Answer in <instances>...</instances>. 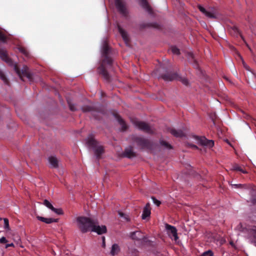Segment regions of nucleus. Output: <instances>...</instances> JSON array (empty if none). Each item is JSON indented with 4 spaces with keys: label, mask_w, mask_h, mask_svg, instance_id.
Here are the masks:
<instances>
[{
    "label": "nucleus",
    "mask_w": 256,
    "mask_h": 256,
    "mask_svg": "<svg viewBox=\"0 0 256 256\" xmlns=\"http://www.w3.org/2000/svg\"><path fill=\"white\" fill-rule=\"evenodd\" d=\"M110 50L108 43L104 42L102 50V60L101 61L100 66L98 68L99 74L102 75L107 82L110 81V76L106 69V64H108L109 67H111L112 64V60L109 56Z\"/></svg>",
    "instance_id": "f257e3e1"
},
{
    "label": "nucleus",
    "mask_w": 256,
    "mask_h": 256,
    "mask_svg": "<svg viewBox=\"0 0 256 256\" xmlns=\"http://www.w3.org/2000/svg\"><path fill=\"white\" fill-rule=\"evenodd\" d=\"M78 228L82 233L91 231L96 220L85 216H78L76 218Z\"/></svg>",
    "instance_id": "f03ea898"
},
{
    "label": "nucleus",
    "mask_w": 256,
    "mask_h": 256,
    "mask_svg": "<svg viewBox=\"0 0 256 256\" xmlns=\"http://www.w3.org/2000/svg\"><path fill=\"white\" fill-rule=\"evenodd\" d=\"M236 229L242 232H247L250 242L256 247V226L254 225L248 228H245L242 223H240Z\"/></svg>",
    "instance_id": "7ed1b4c3"
},
{
    "label": "nucleus",
    "mask_w": 256,
    "mask_h": 256,
    "mask_svg": "<svg viewBox=\"0 0 256 256\" xmlns=\"http://www.w3.org/2000/svg\"><path fill=\"white\" fill-rule=\"evenodd\" d=\"M86 144L89 148L94 150L96 158L98 160L101 158V155L104 153V148L102 146L99 145L98 142L93 136H90L86 140Z\"/></svg>",
    "instance_id": "20e7f679"
},
{
    "label": "nucleus",
    "mask_w": 256,
    "mask_h": 256,
    "mask_svg": "<svg viewBox=\"0 0 256 256\" xmlns=\"http://www.w3.org/2000/svg\"><path fill=\"white\" fill-rule=\"evenodd\" d=\"M132 140L142 150H152L154 147L152 142L143 137L134 136Z\"/></svg>",
    "instance_id": "39448f33"
},
{
    "label": "nucleus",
    "mask_w": 256,
    "mask_h": 256,
    "mask_svg": "<svg viewBox=\"0 0 256 256\" xmlns=\"http://www.w3.org/2000/svg\"><path fill=\"white\" fill-rule=\"evenodd\" d=\"M160 77L166 81H172L176 80L181 82L185 86L188 85V79L184 77L180 76L176 72H167L166 74H162Z\"/></svg>",
    "instance_id": "423d86ee"
},
{
    "label": "nucleus",
    "mask_w": 256,
    "mask_h": 256,
    "mask_svg": "<svg viewBox=\"0 0 256 256\" xmlns=\"http://www.w3.org/2000/svg\"><path fill=\"white\" fill-rule=\"evenodd\" d=\"M198 10L206 16L210 18H217L219 14L218 10L214 7L209 8L206 10L202 6H198Z\"/></svg>",
    "instance_id": "0eeeda50"
},
{
    "label": "nucleus",
    "mask_w": 256,
    "mask_h": 256,
    "mask_svg": "<svg viewBox=\"0 0 256 256\" xmlns=\"http://www.w3.org/2000/svg\"><path fill=\"white\" fill-rule=\"evenodd\" d=\"M14 70L16 74L18 75L22 80H24L23 76L26 77L28 80H31L32 76L29 72L28 68L26 66H23L22 68L20 70L17 64L14 66Z\"/></svg>",
    "instance_id": "6e6552de"
},
{
    "label": "nucleus",
    "mask_w": 256,
    "mask_h": 256,
    "mask_svg": "<svg viewBox=\"0 0 256 256\" xmlns=\"http://www.w3.org/2000/svg\"><path fill=\"white\" fill-rule=\"evenodd\" d=\"M133 123L140 130L147 134H153L154 133V129L145 122L134 120Z\"/></svg>",
    "instance_id": "1a4fd4ad"
},
{
    "label": "nucleus",
    "mask_w": 256,
    "mask_h": 256,
    "mask_svg": "<svg viewBox=\"0 0 256 256\" xmlns=\"http://www.w3.org/2000/svg\"><path fill=\"white\" fill-rule=\"evenodd\" d=\"M166 230L167 234L168 236L172 240L176 242L178 239V236L177 230L176 228L169 224H166Z\"/></svg>",
    "instance_id": "9d476101"
},
{
    "label": "nucleus",
    "mask_w": 256,
    "mask_h": 256,
    "mask_svg": "<svg viewBox=\"0 0 256 256\" xmlns=\"http://www.w3.org/2000/svg\"><path fill=\"white\" fill-rule=\"evenodd\" d=\"M194 138L195 140L200 144L206 146L208 148H212L214 145V142L212 140H208L204 136H194Z\"/></svg>",
    "instance_id": "9b49d317"
},
{
    "label": "nucleus",
    "mask_w": 256,
    "mask_h": 256,
    "mask_svg": "<svg viewBox=\"0 0 256 256\" xmlns=\"http://www.w3.org/2000/svg\"><path fill=\"white\" fill-rule=\"evenodd\" d=\"M115 4L118 11L124 16H126L128 12L124 2L122 0H116Z\"/></svg>",
    "instance_id": "f8f14e48"
},
{
    "label": "nucleus",
    "mask_w": 256,
    "mask_h": 256,
    "mask_svg": "<svg viewBox=\"0 0 256 256\" xmlns=\"http://www.w3.org/2000/svg\"><path fill=\"white\" fill-rule=\"evenodd\" d=\"M130 238L134 240L138 241H145L147 238L146 236L140 231H136L131 232Z\"/></svg>",
    "instance_id": "ddd939ff"
},
{
    "label": "nucleus",
    "mask_w": 256,
    "mask_h": 256,
    "mask_svg": "<svg viewBox=\"0 0 256 256\" xmlns=\"http://www.w3.org/2000/svg\"><path fill=\"white\" fill-rule=\"evenodd\" d=\"M82 110L84 112H92V114L101 112L100 108L96 106H85L82 108Z\"/></svg>",
    "instance_id": "4468645a"
},
{
    "label": "nucleus",
    "mask_w": 256,
    "mask_h": 256,
    "mask_svg": "<svg viewBox=\"0 0 256 256\" xmlns=\"http://www.w3.org/2000/svg\"><path fill=\"white\" fill-rule=\"evenodd\" d=\"M98 222L94 224V226L92 229V232H96L98 234H102L106 232V228L105 226H101L97 225Z\"/></svg>",
    "instance_id": "2eb2a0df"
},
{
    "label": "nucleus",
    "mask_w": 256,
    "mask_h": 256,
    "mask_svg": "<svg viewBox=\"0 0 256 256\" xmlns=\"http://www.w3.org/2000/svg\"><path fill=\"white\" fill-rule=\"evenodd\" d=\"M114 118H116L119 124L121 126V129L122 131L126 130L128 126L124 120L121 118V116L117 113H114Z\"/></svg>",
    "instance_id": "dca6fc26"
},
{
    "label": "nucleus",
    "mask_w": 256,
    "mask_h": 256,
    "mask_svg": "<svg viewBox=\"0 0 256 256\" xmlns=\"http://www.w3.org/2000/svg\"><path fill=\"white\" fill-rule=\"evenodd\" d=\"M150 210L151 208L150 206V203H147L143 210L142 214V219L146 220L147 218L150 216L151 214Z\"/></svg>",
    "instance_id": "f3484780"
},
{
    "label": "nucleus",
    "mask_w": 256,
    "mask_h": 256,
    "mask_svg": "<svg viewBox=\"0 0 256 256\" xmlns=\"http://www.w3.org/2000/svg\"><path fill=\"white\" fill-rule=\"evenodd\" d=\"M168 130L172 135L176 138H182L185 136L184 133L182 130L170 128Z\"/></svg>",
    "instance_id": "a211bd4d"
},
{
    "label": "nucleus",
    "mask_w": 256,
    "mask_h": 256,
    "mask_svg": "<svg viewBox=\"0 0 256 256\" xmlns=\"http://www.w3.org/2000/svg\"><path fill=\"white\" fill-rule=\"evenodd\" d=\"M118 32L122 36L126 44H128L130 42V39L127 32L124 30L120 26L118 25Z\"/></svg>",
    "instance_id": "6ab92c4d"
},
{
    "label": "nucleus",
    "mask_w": 256,
    "mask_h": 256,
    "mask_svg": "<svg viewBox=\"0 0 256 256\" xmlns=\"http://www.w3.org/2000/svg\"><path fill=\"white\" fill-rule=\"evenodd\" d=\"M140 4L144 9H145L150 14H152V9L146 0H140Z\"/></svg>",
    "instance_id": "aec40b11"
},
{
    "label": "nucleus",
    "mask_w": 256,
    "mask_h": 256,
    "mask_svg": "<svg viewBox=\"0 0 256 256\" xmlns=\"http://www.w3.org/2000/svg\"><path fill=\"white\" fill-rule=\"evenodd\" d=\"M36 218L38 220L48 224L58 222V219L57 218H45L40 216H36Z\"/></svg>",
    "instance_id": "412c9836"
},
{
    "label": "nucleus",
    "mask_w": 256,
    "mask_h": 256,
    "mask_svg": "<svg viewBox=\"0 0 256 256\" xmlns=\"http://www.w3.org/2000/svg\"><path fill=\"white\" fill-rule=\"evenodd\" d=\"M0 58L3 60L7 63L10 64L12 62L11 60L8 58L6 51L3 49L0 48Z\"/></svg>",
    "instance_id": "4be33fe9"
},
{
    "label": "nucleus",
    "mask_w": 256,
    "mask_h": 256,
    "mask_svg": "<svg viewBox=\"0 0 256 256\" xmlns=\"http://www.w3.org/2000/svg\"><path fill=\"white\" fill-rule=\"evenodd\" d=\"M124 156L125 157L128 158H132L136 156V154L135 152H134L132 148H126L124 152Z\"/></svg>",
    "instance_id": "5701e85b"
},
{
    "label": "nucleus",
    "mask_w": 256,
    "mask_h": 256,
    "mask_svg": "<svg viewBox=\"0 0 256 256\" xmlns=\"http://www.w3.org/2000/svg\"><path fill=\"white\" fill-rule=\"evenodd\" d=\"M48 162L53 168H57L58 166V159L54 156H50L48 158Z\"/></svg>",
    "instance_id": "b1692460"
},
{
    "label": "nucleus",
    "mask_w": 256,
    "mask_h": 256,
    "mask_svg": "<svg viewBox=\"0 0 256 256\" xmlns=\"http://www.w3.org/2000/svg\"><path fill=\"white\" fill-rule=\"evenodd\" d=\"M120 251V248L118 244H114L112 246L110 250V254L112 256H115Z\"/></svg>",
    "instance_id": "393cba45"
},
{
    "label": "nucleus",
    "mask_w": 256,
    "mask_h": 256,
    "mask_svg": "<svg viewBox=\"0 0 256 256\" xmlns=\"http://www.w3.org/2000/svg\"><path fill=\"white\" fill-rule=\"evenodd\" d=\"M231 170L233 171H239L243 174H247L248 172L246 170H243L240 166L236 164H234L232 165Z\"/></svg>",
    "instance_id": "a878e982"
},
{
    "label": "nucleus",
    "mask_w": 256,
    "mask_h": 256,
    "mask_svg": "<svg viewBox=\"0 0 256 256\" xmlns=\"http://www.w3.org/2000/svg\"><path fill=\"white\" fill-rule=\"evenodd\" d=\"M188 59L190 61L192 62V63L193 66L195 68H198V66L197 61L196 60V59L194 58V56L192 53H189L188 54Z\"/></svg>",
    "instance_id": "bb28decb"
},
{
    "label": "nucleus",
    "mask_w": 256,
    "mask_h": 256,
    "mask_svg": "<svg viewBox=\"0 0 256 256\" xmlns=\"http://www.w3.org/2000/svg\"><path fill=\"white\" fill-rule=\"evenodd\" d=\"M146 26H152V27H153V28H157V29L161 28L160 26L157 23H150V24L141 25L142 28H144Z\"/></svg>",
    "instance_id": "cd10ccee"
},
{
    "label": "nucleus",
    "mask_w": 256,
    "mask_h": 256,
    "mask_svg": "<svg viewBox=\"0 0 256 256\" xmlns=\"http://www.w3.org/2000/svg\"><path fill=\"white\" fill-rule=\"evenodd\" d=\"M160 145L164 146L165 148L170 150L172 148V146L170 144L164 140H160Z\"/></svg>",
    "instance_id": "c85d7f7f"
},
{
    "label": "nucleus",
    "mask_w": 256,
    "mask_h": 256,
    "mask_svg": "<svg viewBox=\"0 0 256 256\" xmlns=\"http://www.w3.org/2000/svg\"><path fill=\"white\" fill-rule=\"evenodd\" d=\"M0 78L6 84H9V82L6 78L4 74L0 70Z\"/></svg>",
    "instance_id": "c756f323"
},
{
    "label": "nucleus",
    "mask_w": 256,
    "mask_h": 256,
    "mask_svg": "<svg viewBox=\"0 0 256 256\" xmlns=\"http://www.w3.org/2000/svg\"><path fill=\"white\" fill-rule=\"evenodd\" d=\"M69 108L71 111L74 112L76 110V108L75 105L72 104L70 100H67Z\"/></svg>",
    "instance_id": "7c9ffc66"
},
{
    "label": "nucleus",
    "mask_w": 256,
    "mask_h": 256,
    "mask_svg": "<svg viewBox=\"0 0 256 256\" xmlns=\"http://www.w3.org/2000/svg\"><path fill=\"white\" fill-rule=\"evenodd\" d=\"M43 204L45 206H46L47 208H48L50 209L51 210H52V209L54 208V206H52V204L47 200H44Z\"/></svg>",
    "instance_id": "2f4dec72"
},
{
    "label": "nucleus",
    "mask_w": 256,
    "mask_h": 256,
    "mask_svg": "<svg viewBox=\"0 0 256 256\" xmlns=\"http://www.w3.org/2000/svg\"><path fill=\"white\" fill-rule=\"evenodd\" d=\"M52 210L58 215H62L64 214L62 208H56L54 207Z\"/></svg>",
    "instance_id": "473e14b6"
},
{
    "label": "nucleus",
    "mask_w": 256,
    "mask_h": 256,
    "mask_svg": "<svg viewBox=\"0 0 256 256\" xmlns=\"http://www.w3.org/2000/svg\"><path fill=\"white\" fill-rule=\"evenodd\" d=\"M200 256H214V252L211 250H208L204 252Z\"/></svg>",
    "instance_id": "72a5a7b5"
},
{
    "label": "nucleus",
    "mask_w": 256,
    "mask_h": 256,
    "mask_svg": "<svg viewBox=\"0 0 256 256\" xmlns=\"http://www.w3.org/2000/svg\"><path fill=\"white\" fill-rule=\"evenodd\" d=\"M171 50L174 54L178 55L180 54L179 49L176 46H173L171 47Z\"/></svg>",
    "instance_id": "f704fd0d"
},
{
    "label": "nucleus",
    "mask_w": 256,
    "mask_h": 256,
    "mask_svg": "<svg viewBox=\"0 0 256 256\" xmlns=\"http://www.w3.org/2000/svg\"><path fill=\"white\" fill-rule=\"evenodd\" d=\"M6 40V37L4 34L0 31V41L5 42Z\"/></svg>",
    "instance_id": "c9c22d12"
},
{
    "label": "nucleus",
    "mask_w": 256,
    "mask_h": 256,
    "mask_svg": "<svg viewBox=\"0 0 256 256\" xmlns=\"http://www.w3.org/2000/svg\"><path fill=\"white\" fill-rule=\"evenodd\" d=\"M20 50L22 53L26 56H27V57L28 56L29 53L26 48H20Z\"/></svg>",
    "instance_id": "e433bc0d"
},
{
    "label": "nucleus",
    "mask_w": 256,
    "mask_h": 256,
    "mask_svg": "<svg viewBox=\"0 0 256 256\" xmlns=\"http://www.w3.org/2000/svg\"><path fill=\"white\" fill-rule=\"evenodd\" d=\"M152 199L153 201V202L158 206H160V204H161V202L160 200H158L155 197L152 196Z\"/></svg>",
    "instance_id": "4c0bfd02"
},
{
    "label": "nucleus",
    "mask_w": 256,
    "mask_h": 256,
    "mask_svg": "<svg viewBox=\"0 0 256 256\" xmlns=\"http://www.w3.org/2000/svg\"><path fill=\"white\" fill-rule=\"evenodd\" d=\"M4 227L6 229L9 230V222L8 220L6 218H4Z\"/></svg>",
    "instance_id": "58836bf2"
},
{
    "label": "nucleus",
    "mask_w": 256,
    "mask_h": 256,
    "mask_svg": "<svg viewBox=\"0 0 256 256\" xmlns=\"http://www.w3.org/2000/svg\"><path fill=\"white\" fill-rule=\"evenodd\" d=\"M8 242L5 237H2L0 238V244H6Z\"/></svg>",
    "instance_id": "ea45409f"
},
{
    "label": "nucleus",
    "mask_w": 256,
    "mask_h": 256,
    "mask_svg": "<svg viewBox=\"0 0 256 256\" xmlns=\"http://www.w3.org/2000/svg\"><path fill=\"white\" fill-rule=\"evenodd\" d=\"M216 116L215 114H214V116H211V118H212V120L214 124H215V121H216Z\"/></svg>",
    "instance_id": "a19ab883"
},
{
    "label": "nucleus",
    "mask_w": 256,
    "mask_h": 256,
    "mask_svg": "<svg viewBox=\"0 0 256 256\" xmlns=\"http://www.w3.org/2000/svg\"><path fill=\"white\" fill-rule=\"evenodd\" d=\"M233 30H234V32L236 34H240L239 30H238V28L234 26V28H233Z\"/></svg>",
    "instance_id": "79ce46f5"
},
{
    "label": "nucleus",
    "mask_w": 256,
    "mask_h": 256,
    "mask_svg": "<svg viewBox=\"0 0 256 256\" xmlns=\"http://www.w3.org/2000/svg\"><path fill=\"white\" fill-rule=\"evenodd\" d=\"M188 144L191 148H195V149H198V146H196L194 145V144Z\"/></svg>",
    "instance_id": "37998d69"
},
{
    "label": "nucleus",
    "mask_w": 256,
    "mask_h": 256,
    "mask_svg": "<svg viewBox=\"0 0 256 256\" xmlns=\"http://www.w3.org/2000/svg\"><path fill=\"white\" fill-rule=\"evenodd\" d=\"M242 63H243V65H244V68L246 70H250V67L248 66L244 62H243Z\"/></svg>",
    "instance_id": "c03bdc74"
},
{
    "label": "nucleus",
    "mask_w": 256,
    "mask_h": 256,
    "mask_svg": "<svg viewBox=\"0 0 256 256\" xmlns=\"http://www.w3.org/2000/svg\"><path fill=\"white\" fill-rule=\"evenodd\" d=\"M10 246H12V247L14 246V244L13 243H11V244H6V248H8L10 247Z\"/></svg>",
    "instance_id": "a18cd8bd"
},
{
    "label": "nucleus",
    "mask_w": 256,
    "mask_h": 256,
    "mask_svg": "<svg viewBox=\"0 0 256 256\" xmlns=\"http://www.w3.org/2000/svg\"><path fill=\"white\" fill-rule=\"evenodd\" d=\"M251 202L254 204H256V198H252L251 200Z\"/></svg>",
    "instance_id": "49530a36"
},
{
    "label": "nucleus",
    "mask_w": 256,
    "mask_h": 256,
    "mask_svg": "<svg viewBox=\"0 0 256 256\" xmlns=\"http://www.w3.org/2000/svg\"><path fill=\"white\" fill-rule=\"evenodd\" d=\"M118 214L120 217H124V214L121 212H118Z\"/></svg>",
    "instance_id": "de8ad7c7"
},
{
    "label": "nucleus",
    "mask_w": 256,
    "mask_h": 256,
    "mask_svg": "<svg viewBox=\"0 0 256 256\" xmlns=\"http://www.w3.org/2000/svg\"><path fill=\"white\" fill-rule=\"evenodd\" d=\"M234 186H236V188H242V185L241 184H234Z\"/></svg>",
    "instance_id": "09e8293b"
},
{
    "label": "nucleus",
    "mask_w": 256,
    "mask_h": 256,
    "mask_svg": "<svg viewBox=\"0 0 256 256\" xmlns=\"http://www.w3.org/2000/svg\"><path fill=\"white\" fill-rule=\"evenodd\" d=\"M222 256H228V255H227V254H226V253L224 252H222Z\"/></svg>",
    "instance_id": "8fccbe9b"
},
{
    "label": "nucleus",
    "mask_w": 256,
    "mask_h": 256,
    "mask_svg": "<svg viewBox=\"0 0 256 256\" xmlns=\"http://www.w3.org/2000/svg\"><path fill=\"white\" fill-rule=\"evenodd\" d=\"M105 246H106V242H102V246L105 247Z\"/></svg>",
    "instance_id": "3c124183"
},
{
    "label": "nucleus",
    "mask_w": 256,
    "mask_h": 256,
    "mask_svg": "<svg viewBox=\"0 0 256 256\" xmlns=\"http://www.w3.org/2000/svg\"><path fill=\"white\" fill-rule=\"evenodd\" d=\"M105 242V238L104 236L102 237V242Z\"/></svg>",
    "instance_id": "603ef678"
},
{
    "label": "nucleus",
    "mask_w": 256,
    "mask_h": 256,
    "mask_svg": "<svg viewBox=\"0 0 256 256\" xmlns=\"http://www.w3.org/2000/svg\"><path fill=\"white\" fill-rule=\"evenodd\" d=\"M96 118H98L97 116H94Z\"/></svg>",
    "instance_id": "864d4df0"
},
{
    "label": "nucleus",
    "mask_w": 256,
    "mask_h": 256,
    "mask_svg": "<svg viewBox=\"0 0 256 256\" xmlns=\"http://www.w3.org/2000/svg\"><path fill=\"white\" fill-rule=\"evenodd\" d=\"M125 219H126V220H128V218H126V217H124Z\"/></svg>",
    "instance_id": "5fc2aeb1"
}]
</instances>
